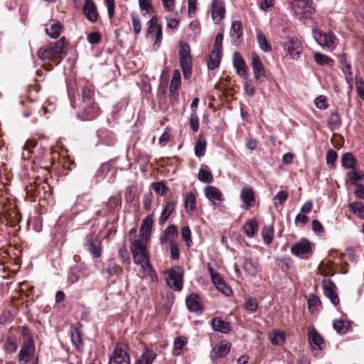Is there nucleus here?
<instances>
[{"label": "nucleus", "instance_id": "1", "mask_svg": "<svg viewBox=\"0 0 364 364\" xmlns=\"http://www.w3.org/2000/svg\"><path fill=\"white\" fill-rule=\"evenodd\" d=\"M149 240L139 237L131 240L130 250L133 255L135 264L141 265V267L154 281L156 279L155 274L149 261V254L146 248V243Z\"/></svg>", "mask_w": 364, "mask_h": 364}, {"label": "nucleus", "instance_id": "2", "mask_svg": "<svg viewBox=\"0 0 364 364\" xmlns=\"http://www.w3.org/2000/svg\"><path fill=\"white\" fill-rule=\"evenodd\" d=\"M65 38L62 37L53 44L41 47L37 51V56L42 61L49 60L58 64L67 55Z\"/></svg>", "mask_w": 364, "mask_h": 364}, {"label": "nucleus", "instance_id": "3", "mask_svg": "<svg viewBox=\"0 0 364 364\" xmlns=\"http://www.w3.org/2000/svg\"><path fill=\"white\" fill-rule=\"evenodd\" d=\"M179 61L185 79H188L192 74V59L189 45L184 41L179 46Z\"/></svg>", "mask_w": 364, "mask_h": 364}, {"label": "nucleus", "instance_id": "4", "mask_svg": "<svg viewBox=\"0 0 364 364\" xmlns=\"http://www.w3.org/2000/svg\"><path fill=\"white\" fill-rule=\"evenodd\" d=\"M291 9L295 16L301 21L310 18L314 11L311 0H292Z\"/></svg>", "mask_w": 364, "mask_h": 364}, {"label": "nucleus", "instance_id": "5", "mask_svg": "<svg viewBox=\"0 0 364 364\" xmlns=\"http://www.w3.org/2000/svg\"><path fill=\"white\" fill-rule=\"evenodd\" d=\"M130 356L128 345L119 343L116 345L112 353L109 356V364H129Z\"/></svg>", "mask_w": 364, "mask_h": 364}, {"label": "nucleus", "instance_id": "6", "mask_svg": "<svg viewBox=\"0 0 364 364\" xmlns=\"http://www.w3.org/2000/svg\"><path fill=\"white\" fill-rule=\"evenodd\" d=\"M283 48L286 55L293 60H298L303 51L302 43L296 37L289 38L283 43Z\"/></svg>", "mask_w": 364, "mask_h": 364}, {"label": "nucleus", "instance_id": "7", "mask_svg": "<svg viewBox=\"0 0 364 364\" xmlns=\"http://www.w3.org/2000/svg\"><path fill=\"white\" fill-rule=\"evenodd\" d=\"M34 341L32 337L24 340L18 353V362L20 364H26L35 353Z\"/></svg>", "mask_w": 364, "mask_h": 364}, {"label": "nucleus", "instance_id": "8", "mask_svg": "<svg viewBox=\"0 0 364 364\" xmlns=\"http://www.w3.org/2000/svg\"><path fill=\"white\" fill-rule=\"evenodd\" d=\"M81 107V110L76 114L77 118L80 120H92L100 114V107L97 104H82Z\"/></svg>", "mask_w": 364, "mask_h": 364}, {"label": "nucleus", "instance_id": "9", "mask_svg": "<svg viewBox=\"0 0 364 364\" xmlns=\"http://www.w3.org/2000/svg\"><path fill=\"white\" fill-rule=\"evenodd\" d=\"M322 288L324 295L330 300L331 304L334 306L338 305L340 299L338 294V288L335 283L329 279H324L322 282Z\"/></svg>", "mask_w": 364, "mask_h": 364}, {"label": "nucleus", "instance_id": "10", "mask_svg": "<svg viewBox=\"0 0 364 364\" xmlns=\"http://www.w3.org/2000/svg\"><path fill=\"white\" fill-rule=\"evenodd\" d=\"M291 252L301 259L308 258L312 252L311 244L307 240L301 239L291 245Z\"/></svg>", "mask_w": 364, "mask_h": 364}, {"label": "nucleus", "instance_id": "11", "mask_svg": "<svg viewBox=\"0 0 364 364\" xmlns=\"http://www.w3.org/2000/svg\"><path fill=\"white\" fill-rule=\"evenodd\" d=\"M208 269L210 273L212 282L214 284L215 287L225 295L229 296L232 293V290L230 287L226 284L220 276L219 273L215 272L210 265H208Z\"/></svg>", "mask_w": 364, "mask_h": 364}, {"label": "nucleus", "instance_id": "12", "mask_svg": "<svg viewBox=\"0 0 364 364\" xmlns=\"http://www.w3.org/2000/svg\"><path fill=\"white\" fill-rule=\"evenodd\" d=\"M313 36L316 42L323 48H332L335 36L332 33H323L320 30H313Z\"/></svg>", "mask_w": 364, "mask_h": 364}, {"label": "nucleus", "instance_id": "13", "mask_svg": "<svg viewBox=\"0 0 364 364\" xmlns=\"http://www.w3.org/2000/svg\"><path fill=\"white\" fill-rule=\"evenodd\" d=\"M231 343L227 341H222L216 345L210 352V357L213 363H215L219 358H224L228 355L231 348Z\"/></svg>", "mask_w": 364, "mask_h": 364}, {"label": "nucleus", "instance_id": "14", "mask_svg": "<svg viewBox=\"0 0 364 364\" xmlns=\"http://www.w3.org/2000/svg\"><path fill=\"white\" fill-rule=\"evenodd\" d=\"M251 61L255 78L257 81H263L265 70L260 58L256 53H252Z\"/></svg>", "mask_w": 364, "mask_h": 364}, {"label": "nucleus", "instance_id": "15", "mask_svg": "<svg viewBox=\"0 0 364 364\" xmlns=\"http://www.w3.org/2000/svg\"><path fill=\"white\" fill-rule=\"evenodd\" d=\"M186 304L188 309L198 315L203 313V304L200 297L197 294H191L186 297Z\"/></svg>", "mask_w": 364, "mask_h": 364}, {"label": "nucleus", "instance_id": "16", "mask_svg": "<svg viewBox=\"0 0 364 364\" xmlns=\"http://www.w3.org/2000/svg\"><path fill=\"white\" fill-rule=\"evenodd\" d=\"M166 280L168 286L176 291H180L183 287L182 274L175 269L168 271Z\"/></svg>", "mask_w": 364, "mask_h": 364}, {"label": "nucleus", "instance_id": "17", "mask_svg": "<svg viewBox=\"0 0 364 364\" xmlns=\"http://www.w3.org/2000/svg\"><path fill=\"white\" fill-rule=\"evenodd\" d=\"M83 14L90 22L95 23L98 20L99 14L93 0H85Z\"/></svg>", "mask_w": 364, "mask_h": 364}, {"label": "nucleus", "instance_id": "18", "mask_svg": "<svg viewBox=\"0 0 364 364\" xmlns=\"http://www.w3.org/2000/svg\"><path fill=\"white\" fill-rule=\"evenodd\" d=\"M63 26L58 20L50 19L45 28L46 34L53 39H57L62 33Z\"/></svg>", "mask_w": 364, "mask_h": 364}, {"label": "nucleus", "instance_id": "19", "mask_svg": "<svg viewBox=\"0 0 364 364\" xmlns=\"http://www.w3.org/2000/svg\"><path fill=\"white\" fill-rule=\"evenodd\" d=\"M153 223L154 217L152 215H149L144 218L139 230L140 237L145 238L146 240L149 239Z\"/></svg>", "mask_w": 364, "mask_h": 364}, {"label": "nucleus", "instance_id": "20", "mask_svg": "<svg viewBox=\"0 0 364 364\" xmlns=\"http://www.w3.org/2000/svg\"><path fill=\"white\" fill-rule=\"evenodd\" d=\"M211 6L212 18L215 22L218 23L223 18L225 14L224 4L218 0H213Z\"/></svg>", "mask_w": 364, "mask_h": 364}, {"label": "nucleus", "instance_id": "21", "mask_svg": "<svg viewBox=\"0 0 364 364\" xmlns=\"http://www.w3.org/2000/svg\"><path fill=\"white\" fill-rule=\"evenodd\" d=\"M240 198L246 210L252 207L255 202V193L252 188L250 187H245L242 189L240 192Z\"/></svg>", "mask_w": 364, "mask_h": 364}, {"label": "nucleus", "instance_id": "22", "mask_svg": "<svg viewBox=\"0 0 364 364\" xmlns=\"http://www.w3.org/2000/svg\"><path fill=\"white\" fill-rule=\"evenodd\" d=\"M178 235L177 227L174 225H169L164 231V234L160 237V242L165 244L169 242V245L172 242H175Z\"/></svg>", "mask_w": 364, "mask_h": 364}, {"label": "nucleus", "instance_id": "23", "mask_svg": "<svg viewBox=\"0 0 364 364\" xmlns=\"http://www.w3.org/2000/svg\"><path fill=\"white\" fill-rule=\"evenodd\" d=\"M205 195L206 198L212 203H215L216 202L223 201V194L220 190L213 186H208L204 189Z\"/></svg>", "mask_w": 364, "mask_h": 364}, {"label": "nucleus", "instance_id": "24", "mask_svg": "<svg viewBox=\"0 0 364 364\" xmlns=\"http://www.w3.org/2000/svg\"><path fill=\"white\" fill-rule=\"evenodd\" d=\"M233 65L240 76L245 77L247 75V66L240 54L237 53L234 54Z\"/></svg>", "mask_w": 364, "mask_h": 364}, {"label": "nucleus", "instance_id": "25", "mask_svg": "<svg viewBox=\"0 0 364 364\" xmlns=\"http://www.w3.org/2000/svg\"><path fill=\"white\" fill-rule=\"evenodd\" d=\"M211 326L215 331L228 333L230 331L228 322L225 321L220 317L214 318L211 321Z\"/></svg>", "mask_w": 364, "mask_h": 364}, {"label": "nucleus", "instance_id": "26", "mask_svg": "<svg viewBox=\"0 0 364 364\" xmlns=\"http://www.w3.org/2000/svg\"><path fill=\"white\" fill-rule=\"evenodd\" d=\"M244 270L250 276L255 277L258 272V264L250 257H245L242 263Z\"/></svg>", "mask_w": 364, "mask_h": 364}, {"label": "nucleus", "instance_id": "27", "mask_svg": "<svg viewBox=\"0 0 364 364\" xmlns=\"http://www.w3.org/2000/svg\"><path fill=\"white\" fill-rule=\"evenodd\" d=\"M82 104H97L95 101V91L92 86H84L81 92Z\"/></svg>", "mask_w": 364, "mask_h": 364}, {"label": "nucleus", "instance_id": "28", "mask_svg": "<svg viewBox=\"0 0 364 364\" xmlns=\"http://www.w3.org/2000/svg\"><path fill=\"white\" fill-rule=\"evenodd\" d=\"M341 118L338 109H334L328 119V126L332 131L338 129L341 126Z\"/></svg>", "mask_w": 364, "mask_h": 364}, {"label": "nucleus", "instance_id": "29", "mask_svg": "<svg viewBox=\"0 0 364 364\" xmlns=\"http://www.w3.org/2000/svg\"><path fill=\"white\" fill-rule=\"evenodd\" d=\"M230 36L234 43H236L242 36V26L241 21H234L232 22Z\"/></svg>", "mask_w": 364, "mask_h": 364}, {"label": "nucleus", "instance_id": "30", "mask_svg": "<svg viewBox=\"0 0 364 364\" xmlns=\"http://www.w3.org/2000/svg\"><path fill=\"white\" fill-rule=\"evenodd\" d=\"M309 343L314 348L322 349L324 346V342L322 337L315 330L309 331Z\"/></svg>", "mask_w": 364, "mask_h": 364}, {"label": "nucleus", "instance_id": "31", "mask_svg": "<svg viewBox=\"0 0 364 364\" xmlns=\"http://www.w3.org/2000/svg\"><path fill=\"white\" fill-rule=\"evenodd\" d=\"M87 245L88 251L93 255L94 257L98 258L101 255V250L100 244L97 241H93L92 236L88 235L87 237Z\"/></svg>", "mask_w": 364, "mask_h": 364}, {"label": "nucleus", "instance_id": "32", "mask_svg": "<svg viewBox=\"0 0 364 364\" xmlns=\"http://www.w3.org/2000/svg\"><path fill=\"white\" fill-rule=\"evenodd\" d=\"M220 58L221 52L213 50L207 61V65L208 69L214 70L217 68L220 65Z\"/></svg>", "mask_w": 364, "mask_h": 364}, {"label": "nucleus", "instance_id": "33", "mask_svg": "<svg viewBox=\"0 0 364 364\" xmlns=\"http://www.w3.org/2000/svg\"><path fill=\"white\" fill-rule=\"evenodd\" d=\"M175 203L174 202H168L166 203V206L162 210L161 213V216L159 219V225H163L168 220L169 215L172 213L173 210L175 209Z\"/></svg>", "mask_w": 364, "mask_h": 364}, {"label": "nucleus", "instance_id": "34", "mask_svg": "<svg viewBox=\"0 0 364 364\" xmlns=\"http://www.w3.org/2000/svg\"><path fill=\"white\" fill-rule=\"evenodd\" d=\"M181 73L178 70H174L172 78L170 82L169 92L173 94L176 92L181 87Z\"/></svg>", "mask_w": 364, "mask_h": 364}, {"label": "nucleus", "instance_id": "35", "mask_svg": "<svg viewBox=\"0 0 364 364\" xmlns=\"http://www.w3.org/2000/svg\"><path fill=\"white\" fill-rule=\"evenodd\" d=\"M206 151V141L204 136H200L196 142L194 151L198 157L203 156Z\"/></svg>", "mask_w": 364, "mask_h": 364}, {"label": "nucleus", "instance_id": "36", "mask_svg": "<svg viewBox=\"0 0 364 364\" xmlns=\"http://www.w3.org/2000/svg\"><path fill=\"white\" fill-rule=\"evenodd\" d=\"M257 41L260 49L264 52H268L272 50V47L264 33L260 31H257Z\"/></svg>", "mask_w": 364, "mask_h": 364}, {"label": "nucleus", "instance_id": "37", "mask_svg": "<svg viewBox=\"0 0 364 364\" xmlns=\"http://www.w3.org/2000/svg\"><path fill=\"white\" fill-rule=\"evenodd\" d=\"M196 202L195 195L191 192L187 193L184 200V206L187 213H192L196 209Z\"/></svg>", "mask_w": 364, "mask_h": 364}, {"label": "nucleus", "instance_id": "38", "mask_svg": "<svg viewBox=\"0 0 364 364\" xmlns=\"http://www.w3.org/2000/svg\"><path fill=\"white\" fill-rule=\"evenodd\" d=\"M243 228L247 236L252 237L258 230V224L255 220H250L245 223Z\"/></svg>", "mask_w": 364, "mask_h": 364}, {"label": "nucleus", "instance_id": "39", "mask_svg": "<svg viewBox=\"0 0 364 364\" xmlns=\"http://www.w3.org/2000/svg\"><path fill=\"white\" fill-rule=\"evenodd\" d=\"M262 236L264 242L266 245H269L272 240L274 236V230L272 226H264L263 229L262 230Z\"/></svg>", "mask_w": 364, "mask_h": 364}, {"label": "nucleus", "instance_id": "40", "mask_svg": "<svg viewBox=\"0 0 364 364\" xmlns=\"http://www.w3.org/2000/svg\"><path fill=\"white\" fill-rule=\"evenodd\" d=\"M342 166L345 168H353L355 163L354 156L350 153H346L341 158Z\"/></svg>", "mask_w": 364, "mask_h": 364}, {"label": "nucleus", "instance_id": "41", "mask_svg": "<svg viewBox=\"0 0 364 364\" xmlns=\"http://www.w3.org/2000/svg\"><path fill=\"white\" fill-rule=\"evenodd\" d=\"M156 357V354L154 350L146 349L139 359L144 364H152Z\"/></svg>", "mask_w": 364, "mask_h": 364}, {"label": "nucleus", "instance_id": "42", "mask_svg": "<svg viewBox=\"0 0 364 364\" xmlns=\"http://www.w3.org/2000/svg\"><path fill=\"white\" fill-rule=\"evenodd\" d=\"M333 327L337 333L344 334L348 331L349 324L343 320H335L333 322Z\"/></svg>", "mask_w": 364, "mask_h": 364}, {"label": "nucleus", "instance_id": "43", "mask_svg": "<svg viewBox=\"0 0 364 364\" xmlns=\"http://www.w3.org/2000/svg\"><path fill=\"white\" fill-rule=\"evenodd\" d=\"M186 343V340L181 336L176 337L173 343V355H179L181 354L183 348Z\"/></svg>", "mask_w": 364, "mask_h": 364}, {"label": "nucleus", "instance_id": "44", "mask_svg": "<svg viewBox=\"0 0 364 364\" xmlns=\"http://www.w3.org/2000/svg\"><path fill=\"white\" fill-rule=\"evenodd\" d=\"M118 266L114 258L109 259L106 262L105 272L109 275L113 276L117 274Z\"/></svg>", "mask_w": 364, "mask_h": 364}, {"label": "nucleus", "instance_id": "45", "mask_svg": "<svg viewBox=\"0 0 364 364\" xmlns=\"http://www.w3.org/2000/svg\"><path fill=\"white\" fill-rule=\"evenodd\" d=\"M350 209L359 217H364V205L360 202H355L349 204Z\"/></svg>", "mask_w": 364, "mask_h": 364}, {"label": "nucleus", "instance_id": "46", "mask_svg": "<svg viewBox=\"0 0 364 364\" xmlns=\"http://www.w3.org/2000/svg\"><path fill=\"white\" fill-rule=\"evenodd\" d=\"M139 6L142 11H145V14H153L154 12L151 0H139Z\"/></svg>", "mask_w": 364, "mask_h": 364}, {"label": "nucleus", "instance_id": "47", "mask_svg": "<svg viewBox=\"0 0 364 364\" xmlns=\"http://www.w3.org/2000/svg\"><path fill=\"white\" fill-rule=\"evenodd\" d=\"M348 178L350 183L355 186V184H358V181L364 180V173L353 170L348 173Z\"/></svg>", "mask_w": 364, "mask_h": 364}, {"label": "nucleus", "instance_id": "48", "mask_svg": "<svg viewBox=\"0 0 364 364\" xmlns=\"http://www.w3.org/2000/svg\"><path fill=\"white\" fill-rule=\"evenodd\" d=\"M269 339L272 344L279 345L284 341V335L282 332L274 331L269 333Z\"/></svg>", "mask_w": 364, "mask_h": 364}, {"label": "nucleus", "instance_id": "49", "mask_svg": "<svg viewBox=\"0 0 364 364\" xmlns=\"http://www.w3.org/2000/svg\"><path fill=\"white\" fill-rule=\"evenodd\" d=\"M119 257L124 264H129L130 263V257L129 253L125 245H122L118 250Z\"/></svg>", "mask_w": 364, "mask_h": 364}, {"label": "nucleus", "instance_id": "50", "mask_svg": "<svg viewBox=\"0 0 364 364\" xmlns=\"http://www.w3.org/2000/svg\"><path fill=\"white\" fill-rule=\"evenodd\" d=\"M288 198V193L285 191H279L274 198L275 208L277 207V204H284Z\"/></svg>", "mask_w": 364, "mask_h": 364}, {"label": "nucleus", "instance_id": "51", "mask_svg": "<svg viewBox=\"0 0 364 364\" xmlns=\"http://www.w3.org/2000/svg\"><path fill=\"white\" fill-rule=\"evenodd\" d=\"M321 304V301L316 295L311 294L308 298V308L311 311H314L315 309Z\"/></svg>", "mask_w": 364, "mask_h": 364}, {"label": "nucleus", "instance_id": "52", "mask_svg": "<svg viewBox=\"0 0 364 364\" xmlns=\"http://www.w3.org/2000/svg\"><path fill=\"white\" fill-rule=\"evenodd\" d=\"M198 178L200 181L204 183H210L213 179L211 173L203 168L200 169L198 174Z\"/></svg>", "mask_w": 364, "mask_h": 364}, {"label": "nucleus", "instance_id": "53", "mask_svg": "<svg viewBox=\"0 0 364 364\" xmlns=\"http://www.w3.org/2000/svg\"><path fill=\"white\" fill-rule=\"evenodd\" d=\"M314 60L318 64L321 65H328L333 62V60L329 57L319 53H316L314 54Z\"/></svg>", "mask_w": 364, "mask_h": 364}, {"label": "nucleus", "instance_id": "54", "mask_svg": "<svg viewBox=\"0 0 364 364\" xmlns=\"http://www.w3.org/2000/svg\"><path fill=\"white\" fill-rule=\"evenodd\" d=\"M181 237L183 241L186 242L187 246H190L192 244L191 240V231L188 226H183L181 229Z\"/></svg>", "mask_w": 364, "mask_h": 364}, {"label": "nucleus", "instance_id": "55", "mask_svg": "<svg viewBox=\"0 0 364 364\" xmlns=\"http://www.w3.org/2000/svg\"><path fill=\"white\" fill-rule=\"evenodd\" d=\"M189 124L191 129L196 132L199 128V119L196 112H191L189 118Z\"/></svg>", "mask_w": 364, "mask_h": 364}, {"label": "nucleus", "instance_id": "56", "mask_svg": "<svg viewBox=\"0 0 364 364\" xmlns=\"http://www.w3.org/2000/svg\"><path fill=\"white\" fill-rule=\"evenodd\" d=\"M343 72L344 73L346 82L350 85L353 82V73L351 72L350 65L347 63L346 60L343 62Z\"/></svg>", "mask_w": 364, "mask_h": 364}, {"label": "nucleus", "instance_id": "57", "mask_svg": "<svg viewBox=\"0 0 364 364\" xmlns=\"http://www.w3.org/2000/svg\"><path fill=\"white\" fill-rule=\"evenodd\" d=\"M4 347L8 352H15L17 350V343L15 338L11 337L7 338L4 344Z\"/></svg>", "mask_w": 364, "mask_h": 364}, {"label": "nucleus", "instance_id": "58", "mask_svg": "<svg viewBox=\"0 0 364 364\" xmlns=\"http://www.w3.org/2000/svg\"><path fill=\"white\" fill-rule=\"evenodd\" d=\"M152 188L156 193L161 194V196H164L167 191V187L166 186L164 183L161 181L153 183Z\"/></svg>", "mask_w": 364, "mask_h": 364}, {"label": "nucleus", "instance_id": "59", "mask_svg": "<svg viewBox=\"0 0 364 364\" xmlns=\"http://www.w3.org/2000/svg\"><path fill=\"white\" fill-rule=\"evenodd\" d=\"M132 22L134 32L136 35H138L141 31V23L139 18L134 14H132Z\"/></svg>", "mask_w": 364, "mask_h": 364}, {"label": "nucleus", "instance_id": "60", "mask_svg": "<svg viewBox=\"0 0 364 364\" xmlns=\"http://www.w3.org/2000/svg\"><path fill=\"white\" fill-rule=\"evenodd\" d=\"M355 87L358 95L362 100H364V80L362 78H356Z\"/></svg>", "mask_w": 364, "mask_h": 364}, {"label": "nucleus", "instance_id": "61", "mask_svg": "<svg viewBox=\"0 0 364 364\" xmlns=\"http://www.w3.org/2000/svg\"><path fill=\"white\" fill-rule=\"evenodd\" d=\"M258 305L256 300L253 298H249L245 302V309L251 311V312H255L257 309Z\"/></svg>", "mask_w": 364, "mask_h": 364}, {"label": "nucleus", "instance_id": "62", "mask_svg": "<svg viewBox=\"0 0 364 364\" xmlns=\"http://www.w3.org/2000/svg\"><path fill=\"white\" fill-rule=\"evenodd\" d=\"M161 41H162V26L159 25L157 26V29L156 30L154 47L159 48L161 45Z\"/></svg>", "mask_w": 364, "mask_h": 364}, {"label": "nucleus", "instance_id": "63", "mask_svg": "<svg viewBox=\"0 0 364 364\" xmlns=\"http://www.w3.org/2000/svg\"><path fill=\"white\" fill-rule=\"evenodd\" d=\"M101 41V35L97 31L90 33L87 36V41L90 44H98Z\"/></svg>", "mask_w": 364, "mask_h": 364}, {"label": "nucleus", "instance_id": "64", "mask_svg": "<svg viewBox=\"0 0 364 364\" xmlns=\"http://www.w3.org/2000/svg\"><path fill=\"white\" fill-rule=\"evenodd\" d=\"M336 159H337V153L333 149L328 150L326 154L327 164L331 166H334Z\"/></svg>", "mask_w": 364, "mask_h": 364}]
</instances>
